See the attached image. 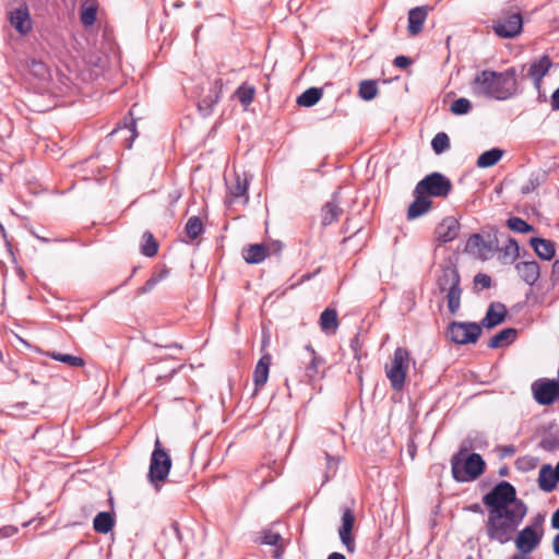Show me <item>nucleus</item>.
<instances>
[{
	"label": "nucleus",
	"instance_id": "obj_1",
	"mask_svg": "<svg viewBox=\"0 0 559 559\" xmlns=\"http://www.w3.org/2000/svg\"><path fill=\"white\" fill-rule=\"evenodd\" d=\"M475 96H484L504 100L512 97L518 90L515 69L510 68L502 72L483 70L475 74L471 83Z\"/></svg>",
	"mask_w": 559,
	"mask_h": 559
},
{
	"label": "nucleus",
	"instance_id": "obj_2",
	"mask_svg": "<svg viewBox=\"0 0 559 559\" xmlns=\"http://www.w3.org/2000/svg\"><path fill=\"white\" fill-rule=\"evenodd\" d=\"M526 512L525 503H515L509 511L488 510L486 522L488 537L500 544L510 542Z\"/></svg>",
	"mask_w": 559,
	"mask_h": 559
},
{
	"label": "nucleus",
	"instance_id": "obj_3",
	"mask_svg": "<svg viewBox=\"0 0 559 559\" xmlns=\"http://www.w3.org/2000/svg\"><path fill=\"white\" fill-rule=\"evenodd\" d=\"M460 281V273L455 265L447 263L440 266L436 285L440 293H445L448 308L452 314H455L461 307L462 289Z\"/></svg>",
	"mask_w": 559,
	"mask_h": 559
},
{
	"label": "nucleus",
	"instance_id": "obj_4",
	"mask_svg": "<svg viewBox=\"0 0 559 559\" xmlns=\"http://www.w3.org/2000/svg\"><path fill=\"white\" fill-rule=\"evenodd\" d=\"M485 465L478 453L466 455L464 450H460L451 460L453 478L460 483L477 479L484 473Z\"/></svg>",
	"mask_w": 559,
	"mask_h": 559
},
{
	"label": "nucleus",
	"instance_id": "obj_5",
	"mask_svg": "<svg viewBox=\"0 0 559 559\" xmlns=\"http://www.w3.org/2000/svg\"><path fill=\"white\" fill-rule=\"evenodd\" d=\"M484 504L488 510L509 511L515 503H524L516 499V491L513 485L501 481L483 497Z\"/></svg>",
	"mask_w": 559,
	"mask_h": 559
},
{
	"label": "nucleus",
	"instance_id": "obj_6",
	"mask_svg": "<svg viewBox=\"0 0 559 559\" xmlns=\"http://www.w3.org/2000/svg\"><path fill=\"white\" fill-rule=\"evenodd\" d=\"M409 353L404 347H397L390 365L385 366V374L395 391H401L405 384L409 369Z\"/></svg>",
	"mask_w": 559,
	"mask_h": 559
},
{
	"label": "nucleus",
	"instance_id": "obj_7",
	"mask_svg": "<svg viewBox=\"0 0 559 559\" xmlns=\"http://www.w3.org/2000/svg\"><path fill=\"white\" fill-rule=\"evenodd\" d=\"M452 190V182L441 173H432L421 179L415 187L414 193L433 198H447Z\"/></svg>",
	"mask_w": 559,
	"mask_h": 559
},
{
	"label": "nucleus",
	"instance_id": "obj_8",
	"mask_svg": "<svg viewBox=\"0 0 559 559\" xmlns=\"http://www.w3.org/2000/svg\"><path fill=\"white\" fill-rule=\"evenodd\" d=\"M171 467V460L168 453L163 449L159 439L157 438L154 443V451L152 453L148 477L152 483L158 480L163 481L167 478Z\"/></svg>",
	"mask_w": 559,
	"mask_h": 559
},
{
	"label": "nucleus",
	"instance_id": "obj_9",
	"mask_svg": "<svg viewBox=\"0 0 559 559\" xmlns=\"http://www.w3.org/2000/svg\"><path fill=\"white\" fill-rule=\"evenodd\" d=\"M498 249V240L496 236L488 235L485 238L480 234H473L466 242L465 250L479 260L486 261L490 259Z\"/></svg>",
	"mask_w": 559,
	"mask_h": 559
},
{
	"label": "nucleus",
	"instance_id": "obj_10",
	"mask_svg": "<svg viewBox=\"0 0 559 559\" xmlns=\"http://www.w3.org/2000/svg\"><path fill=\"white\" fill-rule=\"evenodd\" d=\"M481 329L474 322H452L448 329V335L456 344L476 343Z\"/></svg>",
	"mask_w": 559,
	"mask_h": 559
},
{
	"label": "nucleus",
	"instance_id": "obj_11",
	"mask_svg": "<svg viewBox=\"0 0 559 559\" xmlns=\"http://www.w3.org/2000/svg\"><path fill=\"white\" fill-rule=\"evenodd\" d=\"M532 393L539 405H551L559 399V383L546 378L538 379L532 384Z\"/></svg>",
	"mask_w": 559,
	"mask_h": 559
},
{
	"label": "nucleus",
	"instance_id": "obj_12",
	"mask_svg": "<svg viewBox=\"0 0 559 559\" xmlns=\"http://www.w3.org/2000/svg\"><path fill=\"white\" fill-rule=\"evenodd\" d=\"M523 27V20L520 12L509 13L493 22V31L501 38H513L518 36Z\"/></svg>",
	"mask_w": 559,
	"mask_h": 559
},
{
	"label": "nucleus",
	"instance_id": "obj_13",
	"mask_svg": "<svg viewBox=\"0 0 559 559\" xmlns=\"http://www.w3.org/2000/svg\"><path fill=\"white\" fill-rule=\"evenodd\" d=\"M355 514L350 508H344L342 514L341 526L338 527V536L342 545L349 554L355 552L356 543L353 536V528L355 525Z\"/></svg>",
	"mask_w": 559,
	"mask_h": 559
},
{
	"label": "nucleus",
	"instance_id": "obj_14",
	"mask_svg": "<svg viewBox=\"0 0 559 559\" xmlns=\"http://www.w3.org/2000/svg\"><path fill=\"white\" fill-rule=\"evenodd\" d=\"M461 224L453 216L444 217L436 227L437 240L441 243L453 241L460 234Z\"/></svg>",
	"mask_w": 559,
	"mask_h": 559
},
{
	"label": "nucleus",
	"instance_id": "obj_15",
	"mask_svg": "<svg viewBox=\"0 0 559 559\" xmlns=\"http://www.w3.org/2000/svg\"><path fill=\"white\" fill-rule=\"evenodd\" d=\"M542 536L532 526L523 528L515 538V546L522 554H530L540 543Z\"/></svg>",
	"mask_w": 559,
	"mask_h": 559
},
{
	"label": "nucleus",
	"instance_id": "obj_16",
	"mask_svg": "<svg viewBox=\"0 0 559 559\" xmlns=\"http://www.w3.org/2000/svg\"><path fill=\"white\" fill-rule=\"evenodd\" d=\"M10 23L21 35L32 29V20L26 4H21L10 12Z\"/></svg>",
	"mask_w": 559,
	"mask_h": 559
},
{
	"label": "nucleus",
	"instance_id": "obj_17",
	"mask_svg": "<svg viewBox=\"0 0 559 559\" xmlns=\"http://www.w3.org/2000/svg\"><path fill=\"white\" fill-rule=\"evenodd\" d=\"M520 277L530 286H533L540 276V266L536 261H521L515 264Z\"/></svg>",
	"mask_w": 559,
	"mask_h": 559
},
{
	"label": "nucleus",
	"instance_id": "obj_18",
	"mask_svg": "<svg viewBox=\"0 0 559 559\" xmlns=\"http://www.w3.org/2000/svg\"><path fill=\"white\" fill-rule=\"evenodd\" d=\"M552 63L548 56H543L532 62L528 69V76L533 80L534 86L539 90L543 78L548 73Z\"/></svg>",
	"mask_w": 559,
	"mask_h": 559
},
{
	"label": "nucleus",
	"instance_id": "obj_19",
	"mask_svg": "<svg viewBox=\"0 0 559 559\" xmlns=\"http://www.w3.org/2000/svg\"><path fill=\"white\" fill-rule=\"evenodd\" d=\"M428 15V7H416L408 12V34L411 36L418 35L424 26Z\"/></svg>",
	"mask_w": 559,
	"mask_h": 559
},
{
	"label": "nucleus",
	"instance_id": "obj_20",
	"mask_svg": "<svg viewBox=\"0 0 559 559\" xmlns=\"http://www.w3.org/2000/svg\"><path fill=\"white\" fill-rule=\"evenodd\" d=\"M272 364V356L266 353L264 354L255 365L253 371V383L255 390H260L266 383L269 379L270 366Z\"/></svg>",
	"mask_w": 559,
	"mask_h": 559
},
{
	"label": "nucleus",
	"instance_id": "obj_21",
	"mask_svg": "<svg viewBox=\"0 0 559 559\" xmlns=\"http://www.w3.org/2000/svg\"><path fill=\"white\" fill-rule=\"evenodd\" d=\"M507 316V309L504 305L497 302L491 304L486 312L485 318L481 320V325L491 329L502 323Z\"/></svg>",
	"mask_w": 559,
	"mask_h": 559
},
{
	"label": "nucleus",
	"instance_id": "obj_22",
	"mask_svg": "<svg viewBox=\"0 0 559 559\" xmlns=\"http://www.w3.org/2000/svg\"><path fill=\"white\" fill-rule=\"evenodd\" d=\"M530 243L540 259L549 261L555 257L556 248L552 241L535 237L530 240Z\"/></svg>",
	"mask_w": 559,
	"mask_h": 559
},
{
	"label": "nucleus",
	"instance_id": "obj_23",
	"mask_svg": "<svg viewBox=\"0 0 559 559\" xmlns=\"http://www.w3.org/2000/svg\"><path fill=\"white\" fill-rule=\"evenodd\" d=\"M415 194V200L411 203L407 210V218L415 219L425 213H427L431 207V201L425 194Z\"/></svg>",
	"mask_w": 559,
	"mask_h": 559
},
{
	"label": "nucleus",
	"instance_id": "obj_24",
	"mask_svg": "<svg viewBox=\"0 0 559 559\" xmlns=\"http://www.w3.org/2000/svg\"><path fill=\"white\" fill-rule=\"evenodd\" d=\"M558 478L550 465H544L538 473V486L542 490L550 492L556 488Z\"/></svg>",
	"mask_w": 559,
	"mask_h": 559
},
{
	"label": "nucleus",
	"instance_id": "obj_25",
	"mask_svg": "<svg viewBox=\"0 0 559 559\" xmlns=\"http://www.w3.org/2000/svg\"><path fill=\"white\" fill-rule=\"evenodd\" d=\"M320 328L326 334H334L338 328L337 312L335 309L326 308L320 316Z\"/></svg>",
	"mask_w": 559,
	"mask_h": 559
},
{
	"label": "nucleus",
	"instance_id": "obj_26",
	"mask_svg": "<svg viewBox=\"0 0 559 559\" xmlns=\"http://www.w3.org/2000/svg\"><path fill=\"white\" fill-rule=\"evenodd\" d=\"M305 350L309 354L306 376L309 380H312L319 374L320 368L324 365V359L316 353L311 345H306Z\"/></svg>",
	"mask_w": 559,
	"mask_h": 559
},
{
	"label": "nucleus",
	"instance_id": "obj_27",
	"mask_svg": "<svg viewBox=\"0 0 559 559\" xmlns=\"http://www.w3.org/2000/svg\"><path fill=\"white\" fill-rule=\"evenodd\" d=\"M516 330L513 328L503 329L493 335L489 342L488 347L499 348L511 344L516 337Z\"/></svg>",
	"mask_w": 559,
	"mask_h": 559
},
{
	"label": "nucleus",
	"instance_id": "obj_28",
	"mask_svg": "<svg viewBox=\"0 0 559 559\" xmlns=\"http://www.w3.org/2000/svg\"><path fill=\"white\" fill-rule=\"evenodd\" d=\"M229 195L236 200L239 198H245V202L248 201L247 190H248V180L246 177H241L236 174L234 180L228 186Z\"/></svg>",
	"mask_w": 559,
	"mask_h": 559
},
{
	"label": "nucleus",
	"instance_id": "obj_29",
	"mask_svg": "<svg viewBox=\"0 0 559 559\" xmlns=\"http://www.w3.org/2000/svg\"><path fill=\"white\" fill-rule=\"evenodd\" d=\"M267 255V248L264 245L255 243L249 246L243 251V259L247 263L257 264L262 262Z\"/></svg>",
	"mask_w": 559,
	"mask_h": 559
},
{
	"label": "nucleus",
	"instance_id": "obj_30",
	"mask_svg": "<svg viewBox=\"0 0 559 559\" xmlns=\"http://www.w3.org/2000/svg\"><path fill=\"white\" fill-rule=\"evenodd\" d=\"M519 245L514 239H509L508 242L499 250V260L503 264H512L519 258Z\"/></svg>",
	"mask_w": 559,
	"mask_h": 559
},
{
	"label": "nucleus",
	"instance_id": "obj_31",
	"mask_svg": "<svg viewBox=\"0 0 559 559\" xmlns=\"http://www.w3.org/2000/svg\"><path fill=\"white\" fill-rule=\"evenodd\" d=\"M343 213V210L340 207V205L333 200L328 202L322 207V214H321V222L322 225L328 226L331 225L333 222L337 221L341 214Z\"/></svg>",
	"mask_w": 559,
	"mask_h": 559
},
{
	"label": "nucleus",
	"instance_id": "obj_32",
	"mask_svg": "<svg viewBox=\"0 0 559 559\" xmlns=\"http://www.w3.org/2000/svg\"><path fill=\"white\" fill-rule=\"evenodd\" d=\"M502 156L503 151L495 147L480 154L476 164L479 168H488L496 165Z\"/></svg>",
	"mask_w": 559,
	"mask_h": 559
},
{
	"label": "nucleus",
	"instance_id": "obj_33",
	"mask_svg": "<svg viewBox=\"0 0 559 559\" xmlns=\"http://www.w3.org/2000/svg\"><path fill=\"white\" fill-rule=\"evenodd\" d=\"M323 92L318 87H310L297 97V104L301 107H311L322 97Z\"/></svg>",
	"mask_w": 559,
	"mask_h": 559
},
{
	"label": "nucleus",
	"instance_id": "obj_34",
	"mask_svg": "<svg viewBox=\"0 0 559 559\" xmlns=\"http://www.w3.org/2000/svg\"><path fill=\"white\" fill-rule=\"evenodd\" d=\"M255 95V88L247 83L241 84L236 91L234 96L239 100L243 108H248L253 102Z\"/></svg>",
	"mask_w": 559,
	"mask_h": 559
},
{
	"label": "nucleus",
	"instance_id": "obj_35",
	"mask_svg": "<svg viewBox=\"0 0 559 559\" xmlns=\"http://www.w3.org/2000/svg\"><path fill=\"white\" fill-rule=\"evenodd\" d=\"M25 67L27 68L29 73L37 79L46 80L49 76V70L47 66L40 60L28 58L25 61Z\"/></svg>",
	"mask_w": 559,
	"mask_h": 559
},
{
	"label": "nucleus",
	"instance_id": "obj_36",
	"mask_svg": "<svg viewBox=\"0 0 559 559\" xmlns=\"http://www.w3.org/2000/svg\"><path fill=\"white\" fill-rule=\"evenodd\" d=\"M114 519L108 512H99L93 522V527L97 533L106 534L111 531Z\"/></svg>",
	"mask_w": 559,
	"mask_h": 559
},
{
	"label": "nucleus",
	"instance_id": "obj_37",
	"mask_svg": "<svg viewBox=\"0 0 559 559\" xmlns=\"http://www.w3.org/2000/svg\"><path fill=\"white\" fill-rule=\"evenodd\" d=\"M141 253L152 258L157 254L158 243L151 231H145L142 236Z\"/></svg>",
	"mask_w": 559,
	"mask_h": 559
},
{
	"label": "nucleus",
	"instance_id": "obj_38",
	"mask_svg": "<svg viewBox=\"0 0 559 559\" xmlns=\"http://www.w3.org/2000/svg\"><path fill=\"white\" fill-rule=\"evenodd\" d=\"M47 355L50 358H52L53 360L63 362L71 367H83L85 365V361L83 360V358L73 356L70 354H61V353H57V352H51V353H48Z\"/></svg>",
	"mask_w": 559,
	"mask_h": 559
},
{
	"label": "nucleus",
	"instance_id": "obj_39",
	"mask_svg": "<svg viewBox=\"0 0 559 559\" xmlns=\"http://www.w3.org/2000/svg\"><path fill=\"white\" fill-rule=\"evenodd\" d=\"M358 94L364 100H371L378 94L377 83L372 80L361 81L359 84Z\"/></svg>",
	"mask_w": 559,
	"mask_h": 559
},
{
	"label": "nucleus",
	"instance_id": "obj_40",
	"mask_svg": "<svg viewBox=\"0 0 559 559\" xmlns=\"http://www.w3.org/2000/svg\"><path fill=\"white\" fill-rule=\"evenodd\" d=\"M186 235L191 239H195L203 231V224L200 217L191 216L185 227Z\"/></svg>",
	"mask_w": 559,
	"mask_h": 559
},
{
	"label": "nucleus",
	"instance_id": "obj_41",
	"mask_svg": "<svg viewBox=\"0 0 559 559\" xmlns=\"http://www.w3.org/2000/svg\"><path fill=\"white\" fill-rule=\"evenodd\" d=\"M436 154H441L450 147V139L444 132H439L431 141Z\"/></svg>",
	"mask_w": 559,
	"mask_h": 559
},
{
	"label": "nucleus",
	"instance_id": "obj_42",
	"mask_svg": "<svg viewBox=\"0 0 559 559\" xmlns=\"http://www.w3.org/2000/svg\"><path fill=\"white\" fill-rule=\"evenodd\" d=\"M507 224L511 230L521 233V234H527V233L533 231V229H534L532 225L526 223L521 217H511L508 219Z\"/></svg>",
	"mask_w": 559,
	"mask_h": 559
},
{
	"label": "nucleus",
	"instance_id": "obj_43",
	"mask_svg": "<svg viewBox=\"0 0 559 559\" xmlns=\"http://www.w3.org/2000/svg\"><path fill=\"white\" fill-rule=\"evenodd\" d=\"M471 102L464 97L455 99L451 105V111L454 115H465L471 110Z\"/></svg>",
	"mask_w": 559,
	"mask_h": 559
},
{
	"label": "nucleus",
	"instance_id": "obj_44",
	"mask_svg": "<svg viewBox=\"0 0 559 559\" xmlns=\"http://www.w3.org/2000/svg\"><path fill=\"white\" fill-rule=\"evenodd\" d=\"M97 9L94 5L83 7L81 12V22L85 26H91L96 20Z\"/></svg>",
	"mask_w": 559,
	"mask_h": 559
},
{
	"label": "nucleus",
	"instance_id": "obj_45",
	"mask_svg": "<svg viewBox=\"0 0 559 559\" xmlns=\"http://www.w3.org/2000/svg\"><path fill=\"white\" fill-rule=\"evenodd\" d=\"M281 539L282 537L280 533L266 530L262 534L261 543L270 546H276Z\"/></svg>",
	"mask_w": 559,
	"mask_h": 559
},
{
	"label": "nucleus",
	"instance_id": "obj_46",
	"mask_svg": "<svg viewBox=\"0 0 559 559\" xmlns=\"http://www.w3.org/2000/svg\"><path fill=\"white\" fill-rule=\"evenodd\" d=\"M219 93L221 92H215L214 95L210 99H207V98L202 99L199 103V109L204 110L205 112H209L211 110V108L213 107V105H215L219 100V97H221Z\"/></svg>",
	"mask_w": 559,
	"mask_h": 559
},
{
	"label": "nucleus",
	"instance_id": "obj_47",
	"mask_svg": "<svg viewBox=\"0 0 559 559\" xmlns=\"http://www.w3.org/2000/svg\"><path fill=\"white\" fill-rule=\"evenodd\" d=\"M474 284L476 287L489 288L491 286V278L485 273H478L474 277Z\"/></svg>",
	"mask_w": 559,
	"mask_h": 559
},
{
	"label": "nucleus",
	"instance_id": "obj_48",
	"mask_svg": "<svg viewBox=\"0 0 559 559\" xmlns=\"http://www.w3.org/2000/svg\"><path fill=\"white\" fill-rule=\"evenodd\" d=\"M123 129H127L130 132V143L127 145V147L130 148L132 145V141L138 135L134 119H131L129 123L124 122Z\"/></svg>",
	"mask_w": 559,
	"mask_h": 559
},
{
	"label": "nucleus",
	"instance_id": "obj_49",
	"mask_svg": "<svg viewBox=\"0 0 559 559\" xmlns=\"http://www.w3.org/2000/svg\"><path fill=\"white\" fill-rule=\"evenodd\" d=\"M157 285L156 283V280L153 278L152 276L145 282V284L139 288L138 293L141 295V294H146L148 293L150 290H152L155 286Z\"/></svg>",
	"mask_w": 559,
	"mask_h": 559
},
{
	"label": "nucleus",
	"instance_id": "obj_50",
	"mask_svg": "<svg viewBox=\"0 0 559 559\" xmlns=\"http://www.w3.org/2000/svg\"><path fill=\"white\" fill-rule=\"evenodd\" d=\"M394 66L401 68V69H404L406 67H408L411 63H412V60L406 57V56H397L394 61H393Z\"/></svg>",
	"mask_w": 559,
	"mask_h": 559
},
{
	"label": "nucleus",
	"instance_id": "obj_51",
	"mask_svg": "<svg viewBox=\"0 0 559 559\" xmlns=\"http://www.w3.org/2000/svg\"><path fill=\"white\" fill-rule=\"evenodd\" d=\"M550 278L554 284L559 283V259L552 263Z\"/></svg>",
	"mask_w": 559,
	"mask_h": 559
},
{
	"label": "nucleus",
	"instance_id": "obj_52",
	"mask_svg": "<svg viewBox=\"0 0 559 559\" xmlns=\"http://www.w3.org/2000/svg\"><path fill=\"white\" fill-rule=\"evenodd\" d=\"M501 457L512 456L515 453V447L512 444L503 445L499 448Z\"/></svg>",
	"mask_w": 559,
	"mask_h": 559
},
{
	"label": "nucleus",
	"instance_id": "obj_53",
	"mask_svg": "<svg viewBox=\"0 0 559 559\" xmlns=\"http://www.w3.org/2000/svg\"><path fill=\"white\" fill-rule=\"evenodd\" d=\"M17 532V528L14 526H4L0 528V538L11 537Z\"/></svg>",
	"mask_w": 559,
	"mask_h": 559
},
{
	"label": "nucleus",
	"instance_id": "obj_54",
	"mask_svg": "<svg viewBox=\"0 0 559 559\" xmlns=\"http://www.w3.org/2000/svg\"><path fill=\"white\" fill-rule=\"evenodd\" d=\"M169 275V270L167 267H163L159 272L154 273L152 275L153 278L156 280V283L158 284L160 281L166 278Z\"/></svg>",
	"mask_w": 559,
	"mask_h": 559
},
{
	"label": "nucleus",
	"instance_id": "obj_55",
	"mask_svg": "<svg viewBox=\"0 0 559 559\" xmlns=\"http://www.w3.org/2000/svg\"><path fill=\"white\" fill-rule=\"evenodd\" d=\"M550 103L552 110H559V87L552 93Z\"/></svg>",
	"mask_w": 559,
	"mask_h": 559
},
{
	"label": "nucleus",
	"instance_id": "obj_56",
	"mask_svg": "<svg viewBox=\"0 0 559 559\" xmlns=\"http://www.w3.org/2000/svg\"><path fill=\"white\" fill-rule=\"evenodd\" d=\"M551 526L555 530H559V509L551 516Z\"/></svg>",
	"mask_w": 559,
	"mask_h": 559
},
{
	"label": "nucleus",
	"instance_id": "obj_57",
	"mask_svg": "<svg viewBox=\"0 0 559 559\" xmlns=\"http://www.w3.org/2000/svg\"><path fill=\"white\" fill-rule=\"evenodd\" d=\"M554 552L559 556V534L552 540Z\"/></svg>",
	"mask_w": 559,
	"mask_h": 559
},
{
	"label": "nucleus",
	"instance_id": "obj_58",
	"mask_svg": "<svg viewBox=\"0 0 559 559\" xmlns=\"http://www.w3.org/2000/svg\"><path fill=\"white\" fill-rule=\"evenodd\" d=\"M328 559H346L345 556L341 552H332L328 556Z\"/></svg>",
	"mask_w": 559,
	"mask_h": 559
},
{
	"label": "nucleus",
	"instance_id": "obj_59",
	"mask_svg": "<svg viewBox=\"0 0 559 559\" xmlns=\"http://www.w3.org/2000/svg\"><path fill=\"white\" fill-rule=\"evenodd\" d=\"M325 457L328 460V468H332L333 466H335V463H334V459L331 457L328 453H325Z\"/></svg>",
	"mask_w": 559,
	"mask_h": 559
},
{
	"label": "nucleus",
	"instance_id": "obj_60",
	"mask_svg": "<svg viewBox=\"0 0 559 559\" xmlns=\"http://www.w3.org/2000/svg\"><path fill=\"white\" fill-rule=\"evenodd\" d=\"M554 471H555L556 476H557V478L559 480V461H558V464H557V466H556V468Z\"/></svg>",
	"mask_w": 559,
	"mask_h": 559
},
{
	"label": "nucleus",
	"instance_id": "obj_61",
	"mask_svg": "<svg viewBox=\"0 0 559 559\" xmlns=\"http://www.w3.org/2000/svg\"><path fill=\"white\" fill-rule=\"evenodd\" d=\"M512 559H525V558L523 556H521V555H514L512 557Z\"/></svg>",
	"mask_w": 559,
	"mask_h": 559
},
{
	"label": "nucleus",
	"instance_id": "obj_62",
	"mask_svg": "<svg viewBox=\"0 0 559 559\" xmlns=\"http://www.w3.org/2000/svg\"><path fill=\"white\" fill-rule=\"evenodd\" d=\"M499 474H500L501 476L507 475V468L501 469Z\"/></svg>",
	"mask_w": 559,
	"mask_h": 559
},
{
	"label": "nucleus",
	"instance_id": "obj_63",
	"mask_svg": "<svg viewBox=\"0 0 559 559\" xmlns=\"http://www.w3.org/2000/svg\"><path fill=\"white\" fill-rule=\"evenodd\" d=\"M121 130H122V129H121L120 127H118V128H116V129L111 132V134H112V133H117V132H119V131H121Z\"/></svg>",
	"mask_w": 559,
	"mask_h": 559
},
{
	"label": "nucleus",
	"instance_id": "obj_64",
	"mask_svg": "<svg viewBox=\"0 0 559 559\" xmlns=\"http://www.w3.org/2000/svg\"><path fill=\"white\" fill-rule=\"evenodd\" d=\"M215 84H216V85H219V88H221V87H222V80H217V81L215 82Z\"/></svg>",
	"mask_w": 559,
	"mask_h": 559
}]
</instances>
